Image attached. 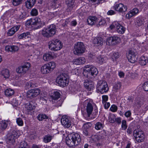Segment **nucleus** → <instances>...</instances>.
Returning <instances> with one entry per match:
<instances>
[{"instance_id":"obj_1","label":"nucleus","mask_w":148,"mask_h":148,"mask_svg":"<svg viewBox=\"0 0 148 148\" xmlns=\"http://www.w3.org/2000/svg\"><path fill=\"white\" fill-rule=\"evenodd\" d=\"M98 73L97 70L95 66L88 64L84 66L83 73L84 76L90 79L94 77Z\"/></svg>"},{"instance_id":"obj_2","label":"nucleus","mask_w":148,"mask_h":148,"mask_svg":"<svg viewBox=\"0 0 148 148\" xmlns=\"http://www.w3.org/2000/svg\"><path fill=\"white\" fill-rule=\"evenodd\" d=\"M81 140L80 136L78 134L73 133L68 135L66 143L69 147H73L74 146L77 145Z\"/></svg>"},{"instance_id":"obj_3","label":"nucleus","mask_w":148,"mask_h":148,"mask_svg":"<svg viewBox=\"0 0 148 148\" xmlns=\"http://www.w3.org/2000/svg\"><path fill=\"white\" fill-rule=\"evenodd\" d=\"M56 30L55 25L51 24L47 28H44L40 32V33L44 37L49 38L54 36L56 34Z\"/></svg>"},{"instance_id":"obj_4","label":"nucleus","mask_w":148,"mask_h":148,"mask_svg":"<svg viewBox=\"0 0 148 148\" xmlns=\"http://www.w3.org/2000/svg\"><path fill=\"white\" fill-rule=\"evenodd\" d=\"M26 26H34L36 29L40 28L43 25V22L38 17L34 18H31L27 20L25 23Z\"/></svg>"},{"instance_id":"obj_5","label":"nucleus","mask_w":148,"mask_h":148,"mask_svg":"<svg viewBox=\"0 0 148 148\" xmlns=\"http://www.w3.org/2000/svg\"><path fill=\"white\" fill-rule=\"evenodd\" d=\"M69 76L67 73H62L57 77L56 82L61 86H67L69 82Z\"/></svg>"},{"instance_id":"obj_6","label":"nucleus","mask_w":148,"mask_h":148,"mask_svg":"<svg viewBox=\"0 0 148 148\" xmlns=\"http://www.w3.org/2000/svg\"><path fill=\"white\" fill-rule=\"evenodd\" d=\"M49 49L54 51L59 50L62 47V43L58 39L50 41L49 42Z\"/></svg>"},{"instance_id":"obj_7","label":"nucleus","mask_w":148,"mask_h":148,"mask_svg":"<svg viewBox=\"0 0 148 148\" xmlns=\"http://www.w3.org/2000/svg\"><path fill=\"white\" fill-rule=\"evenodd\" d=\"M56 66L54 62H51L42 66L41 68V71L43 74L49 73L53 71Z\"/></svg>"},{"instance_id":"obj_8","label":"nucleus","mask_w":148,"mask_h":148,"mask_svg":"<svg viewBox=\"0 0 148 148\" xmlns=\"http://www.w3.org/2000/svg\"><path fill=\"white\" fill-rule=\"evenodd\" d=\"M96 89L102 94L106 93L109 90L107 82L103 80H100L98 82L96 86Z\"/></svg>"},{"instance_id":"obj_9","label":"nucleus","mask_w":148,"mask_h":148,"mask_svg":"<svg viewBox=\"0 0 148 148\" xmlns=\"http://www.w3.org/2000/svg\"><path fill=\"white\" fill-rule=\"evenodd\" d=\"M85 48L82 42H77L75 43L73 49V53L76 55H80L85 52Z\"/></svg>"},{"instance_id":"obj_10","label":"nucleus","mask_w":148,"mask_h":148,"mask_svg":"<svg viewBox=\"0 0 148 148\" xmlns=\"http://www.w3.org/2000/svg\"><path fill=\"white\" fill-rule=\"evenodd\" d=\"M7 141L9 144H13L15 142V140L18 137L17 133L15 131H12L7 134Z\"/></svg>"},{"instance_id":"obj_11","label":"nucleus","mask_w":148,"mask_h":148,"mask_svg":"<svg viewBox=\"0 0 148 148\" xmlns=\"http://www.w3.org/2000/svg\"><path fill=\"white\" fill-rule=\"evenodd\" d=\"M110 27L111 29H115L117 32L120 34H123L125 30V28L117 22H114Z\"/></svg>"},{"instance_id":"obj_12","label":"nucleus","mask_w":148,"mask_h":148,"mask_svg":"<svg viewBox=\"0 0 148 148\" xmlns=\"http://www.w3.org/2000/svg\"><path fill=\"white\" fill-rule=\"evenodd\" d=\"M121 42V39L118 36H111L108 38L106 40L107 45H115Z\"/></svg>"},{"instance_id":"obj_13","label":"nucleus","mask_w":148,"mask_h":148,"mask_svg":"<svg viewBox=\"0 0 148 148\" xmlns=\"http://www.w3.org/2000/svg\"><path fill=\"white\" fill-rule=\"evenodd\" d=\"M134 136L136 141L139 143L144 140V134L143 131L138 130H135L134 131Z\"/></svg>"},{"instance_id":"obj_14","label":"nucleus","mask_w":148,"mask_h":148,"mask_svg":"<svg viewBox=\"0 0 148 148\" xmlns=\"http://www.w3.org/2000/svg\"><path fill=\"white\" fill-rule=\"evenodd\" d=\"M30 66V63L28 62H25L23 65L17 68L16 71L18 73L24 74L28 70Z\"/></svg>"},{"instance_id":"obj_15","label":"nucleus","mask_w":148,"mask_h":148,"mask_svg":"<svg viewBox=\"0 0 148 148\" xmlns=\"http://www.w3.org/2000/svg\"><path fill=\"white\" fill-rule=\"evenodd\" d=\"M136 52V51L133 50H130L128 52L127 57L129 61L131 63H134L137 61Z\"/></svg>"},{"instance_id":"obj_16","label":"nucleus","mask_w":148,"mask_h":148,"mask_svg":"<svg viewBox=\"0 0 148 148\" xmlns=\"http://www.w3.org/2000/svg\"><path fill=\"white\" fill-rule=\"evenodd\" d=\"M113 8L116 11L119 12H125L127 10V8L125 5L121 3L114 5Z\"/></svg>"},{"instance_id":"obj_17","label":"nucleus","mask_w":148,"mask_h":148,"mask_svg":"<svg viewBox=\"0 0 148 148\" xmlns=\"http://www.w3.org/2000/svg\"><path fill=\"white\" fill-rule=\"evenodd\" d=\"M40 92V90L38 88L31 90L27 92V96L28 97L31 98L39 95Z\"/></svg>"},{"instance_id":"obj_18","label":"nucleus","mask_w":148,"mask_h":148,"mask_svg":"<svg viewBox=\"0 0 148 148\" xmlns=\"http://www.w3.org/2000/svg\"><path fill=\"white\" fill-rule=\"evenodd\" d=\"M84 103L87 104L86 111L88 116L89 117L92 114L93 110V107L92 105V101H88V100L85 101Z\"/></svg>"},{"instance_id":"obj_19","label":"nucleus","mask_w":148,"mask_h":148,"mask_svg":"<svg viewBox=\"0 0 148 148\" xmlns=\"http://www.w3.org/2000/svg\"><path fill=\"white\" fill-rule=\"evenodd\" d=\"M56 57V54L53 52H49L43 55V59L45 61H48Z\"/></svg>"},{"instance_id":"obj_20","label":"nucleus","mask_w":148,"mask_h":148,"mask_svg":"<svg viewBox=\"0 0 148 148\" xmlns=\"http://www.w3.org/2000/svg\"><path fill=\"white\" fill-rule=\"evenodd\" d=\"M62 125L65 127L68 128L71 125V122L69 119L66 116H63L61 120Z\"/></svg>"},{"instance_id":"obj_21","label":"nucleus","mask_w":148,"mask_h":148,"mask_svg":"<svg viewBox=\"0 0 148 148\" xmlns=\"http://www.w3.org/2000/svg\"><path fill=\"white\" fill-rule=\"evenodd\" d=\"M75 0H66V3L67 4L68 11H71L73 9L75 5Z\"/></svg>"},{"instance_id":"obj_22","label":"nucleus","mask_w":148,"mask_h":148,"mask_svg":"<svg viewBox=\"0 0 148 148\" xmlns=\"http://www.w3.org/2000/svg\"><path fill=\"white\" fill-rule=\"evenodd\" d=\"M98 20L97 18L95 16H89L87 19V22L88 24L89 25H96L97 23H98Z\"/></svg>"},{"instance_id":"obj_23","label":"nucleus","mask_w":148,"mask_h":148,"mask_svg":"<svg viewBox=\"0 0 148 148\" xmlns=\"http://www.w3.org/2000/svg\"><path fill=\"white\" fill-rule=\"evenodd\" d=\"M84 85L88 90L90 91L94 88L93 82H89L88 80H85Z\"/></svg>"},{"instance_id":"obj_24","label":"nucleus","mask_w":148,"mask_h":148,"mask_svg":"<svg viewBox=\"0 0 148 148\" xmlns=\"http://www.w3.org/2000/svg\"><path fill=\"white\" fill-rule=\"evenodd\" d=\"M19 49L18 47L16 46H6L5 47V50L8 52L14 53L17 51Z\"/></svg>"},{"instance_id":"obj_25","label":"nucleus","mask_w":148,"mask_h":148,"mask_svg":"<svg viewBox=\"0 0 148 148\" xmlns=\"http://www.w3.org/2000/svg\"><path fill=\"white\" fill-rule=\"evenodd\" d=\"M20 26L18 25L14 26L10 29L8 32V34L9 36H10L13 35L19 29Z\"/></svg>"},{"instance_id":"obj_26","label":"nucleus","mask_w":148,"mask_h":148,"mask_svg":"<svg viewBox=\"0 0 148 148\" xmlns=\"http://www.w3.org/2000/svg\"><path fill=\"white\" fill-rule=\"evenodd\" d=\"M121 86L122 84L121 82H118L115 83L113 87L112 91L114 92H117L120 89Z\"/></svg>"},{"instance_id":"obj_27","label":"nucleus","mask_w":148,"mask_h":148,"mask_svg":"<svg viewBox=\"0 0 148 148\" xmlns=\"http://www.w3.org/2000/svg\"><path fill=\"white\" fill-rule=\"evenodd\" d=\"M85 62V59L84 57H79L73 60L74 64L77 65L84 64Z\"/></svg>"},{"instance_id":"obj_28","label":"nucleus","mask_w":148,"mask_h":148,"mask_svg":"<svg viewBox=\"0 0 148 148\" xmlns=\"http://www.w3.org/2000/svg\"><path fill=\"white\" fill-rule=\"evenodd\" d=\"M8 124L7 121H0V133L6 129Z\"/></svg>"},{"instance_id":"obj_29","label":"nucleus","mask_w":148,"mask_h":148,"mask_svg":"<svg viewBox=\"0 0 148 148\" xmlns=\"http://www.w3.org/2000/svg\"><path fill=\"white\" fill-rule=\"evenodd\" d=\"M107 60V58L105 56H99L97 57L96 59L97 62L100 64H102L106 63Z\"/></svg>"},{"instance_id":"obj_30","label":"nucleus","mask_w":148,"mask_h":148,"mask_svg":"<svg viewBox=\"0 0 148 148\" xmlns=\"http://www.w3.org/2000/svg\"><path fill=\"white\" fill-rule=\"evenodd\" d=\"M1 74L5 79L8 78L10 76L9 71L6 69H3L1 72Z\"/></svg>"},{"instance_id":"obj_31","label":"nucleus","mask_w":148,"mask_h":148,"mask_svg":"<svg viewBox=\"0 0 148 148\" xmlns=\"http://www.w3.org/2000/svg\"><path fill=\"white\" fill-rule=\"evenodd\" d=\"M36 0H27L25 3V5L27 8L28 9L31 8L35 4Z\"/></svg>"},{"instance_id":"obj_32","label":"nucleus","mask_w":148,"mask_h":148,"mask_svg":"<svg viewBox=\"0 0 148 148\" xmlns=\"http://www.w3.org/2000/svg\"><path fill=\"white\" fill-rule=\"evenodd\" d=\"M60 94L59 92L57 91L53 92L51 96L52 99V102H53L54 101L57 100L60 97Z\"/></svg>"},{"instance_id":"obj_33","label":"nucleus","mask_w":148,"mask_h":148,"mask_svg":"<svg viewBox=\"0 0 148 148\" xmlns=\"http://www.w3.org/2000/svg\"><path fill=\"white\" fill-rule=\"evenodd\" d=\"M94 44L98 46L102 45L103 42V39L101 37L95 38L93 41Z\"/></svg>"},{"instance_id":"obj_34","label":"nucleus","mask_w":148,"mask_h":148,"mask_svg":"<svg viewBox=\"0 0 148 148\" xmlns=\"http://www.w3.org/2000/svg\"><path fill=\"white\" fill-rule=\"evenodd\" d=\"M148 62V59L147 57L143 56L140 57L139 63L142 65H145Z\"/></svg>"},{"instance_id":"obj_35","label":"nucleus","mask_w":148,"mask_h":148,"mask_svg":"<svg viewBox=\"0 0 148 148\" xmlns=\"http://www.w3.org/2000/svg\"><path fill=\"white\" fill-rule=\"evenodd\" d=\"M53 136V135L47 134L43 137V141L45 143H49L51 141Z\"/></svg>"},{"instance_id":"obj_36","label":"nucleus","mask_w":148,"mask_h":148,"mask_svg":"<svg viewBox=\"0 0 148 148\" xmlns=\"http://www.w3.org/2000/svg\"><path fill=\"white\" fill-rule=\"evenodd\" d=\"M25 108L26 110L28 112L31 111L34 109L35 107L34 105H32L31 103H29L25 105Z\"/></svg>"},{"instance_id":"obj_37","label":"nucleus","mask_w":148,"mask_h":148,"mask_svg":"<svg viewBox=\"0 0 148 148\" xmlns=\"http://www.w3.org/2000/svg\"><path fill=\"white\" fill-rule=\"evenodd\" d=\"M30 34L29 32H27L25 33H23L20 34L18 36V38L19 39L23 38H29L30 37Z\"/></svg>"},{"instance_id":"obj_38","label":"nucleus","mask_w":148,"mask_h":148,"mask_svg":"<svg viewBox=\"0 0 148 148\" xmlns=\"http://www.w3.org/2000/svg\"><path fill=\"white\" fill-rule=\"evenodd\" d=\"M14 92L13 89L11 88H8L5 92V95L7 97H10L13 95Z\"/></svg>"},{"instance_id":"obj_39","label":"nucleus","mask_w":148,"mask_h":148,"mask_svg":"<svg viewBox=\"0 0 148 148\" xmlns=\"http://www.w3.org/2000/svg\"><path fill=\"white\" fill-rule=\"evenodd\" d=\"M144 23V20L143 19L140 18H137L136 22H135V25L138 26H140L142 25Z\"/></svg>"},{"instance_id":"obj_40","label":"nucleus","mask_w":148,"mask_h":148,"mask_svg":"<svg viewBox=\"0 0 148 148\" xmlns=\"http://www.w3.org/2000/svg\"><path fill=\"white\" fill-rule=\"evenodd\" d=\"M37 118L39 121H42L44 119H48V117L45 114H40L38 115Z\"/></svg>"},{"instance_id":"obj_41","label":"nucleus","mask_w":148,"mask_h":148,"mask_svg":"<svg viewBox=\"0 0 148 148\" xmlns=\"http://www.w3.org/2000/svg\"><path fill=\"white\" fill-rule=\"evenodd\" d=\"M18 148H29V146L26 142L23 141L21 143Z\"/></svg>"},{"instance_id":"obj_42","label":"nucleus","mask_w":148,"mask_h":148,"mask_svg":"<svg viewBox=\"0 0 148 148\" xmlns=\"http://www.w3.org/2000/svg\"><path fill=\"white\" fill-rule=\"evenodd\" d=\"M95 129L98 130H102L103 128V124L99 122H97L95 125Z\"/></svg>"},{"instance_id":"obj_43","label":"nucleus","mask_w":148,"mask_h":148,"mask_svg":"<svg viewBox=\"0 0 148 148\" xmlns=\"http://www.w3.org/2000/svg\"><path fill=\"white\" fill-rule=\"evenodd\" d=\"M23 0H12V5L15 6H17L22 4Z\"/></svg>"},{"instance_id":"obj_44","label":"nucleus","mask_w":148,"mask_h":148,"mask_svg":"<svg viewBox=\"0 0 148 148\" xmlns=\"http://www.w3.org/2000/svg\"><path fill=\"white\" fill-rule=\"evenodd\" d=\"M109 122L112 123H114L116 121V116L114 114H110L108 117Z\"/></svg>"},{"instance_id":"obj_45","label":"nucleus","mask_w":148,"mask_h":148,"mask_svg":"<svg viewBox=\"0 0 148 148\" xmlns=\"http://www.w3.org/2000/svg\"><path fill=\"white\" fill-rule=\"evenodd\" d=\"M106 25V22L104 19H101L99 21H98V23H97L96 26L99 27L100 26H104Z\"/></svg>"},{"instance_id":"obj_46","label":"nucleus","mask_w":148,"mask_h":148,"mask_svg":"<svg viewBox=\"0 0 148 148\" xmlns=\"http://www.w3.org/2000/svg\"><path fill=\"white\" fill-rule=\"evenodd\" d=\"M111 57L113 61L116 60V59L119 57V53L118 52L113 53Z\"/></svg>"},{"instance_id":"obj_47","label":"nucleus","mask_w":148,"mask_h":148,"mask_svg":"<svg viewBox=\"0 0 148 148\" xmlns=\"http://www.w3.org/2000/svg\"><path fill=\"white\" fill-rule=\"evenodd\" d=\"M30 14L32 16H36L38 14V10L36 8H33L31 11Z\"/></svg>"},{"instance_id":"obj_48","label":"nucleus","mask_w":148,"mask_h":148,"mask_svg":"<svg viewBox=\"0 0 148 148\" xmlns=\"http://www.w3.org/2000/svg\"><path fill=\"white\" fill-rule=\"evenodd\" d=\"M127 125L126 121L123 120L122 122L121 128L123 130H125L127 127Z\"/></svg>"},{"instance_id":"obj_49","label":"nucleus","mask_w":148,"mask_h":148,"mask_svg":"<svg viewBox=\"0 0 148 148\" xmlns=\"http://www.w3.org/2000/svg\"><path fill=\"white\" fill-rule=\"evenodd\" d=\"M91 126V124L90 123H86L84 124L83 127V130L85 129L86 130H89V128Z\"/></svg>"},{"instance_id":"obj_50","label":"nucleus","mask_w":148,"mask_h":148,"mask_svg":"<svg viewBox=\"0 0 148 148\" xmlns=\"http://www.w3.org/2000/svg\"><path fill=\"white\" fill-rule=\"evenodd\" d=\"M16 122L18 125L20 126H22L23 124V121L21 118H17L16 119Z\"/></svg>"},{"instance_id":"obj_51","label":"nucleus","mask_w":148,"mask_h":148,"mask_svg":"<svg viewBox=\"0 0 148 148\" xmlns=\"http://www.w3.org/2000/svg\"><path fill=\"white\" fill-rule=\"evenodd\" d=\"M143 90L146 91H148V82H145L143 85Z\"/></svg>"},{"instance_id":"obj_52","label":"nucleus","mask_w":148,"mask_h":148,"mask_svg":"<svg viewBox=\"0 0 148 148\" xmlns=\"http://www.w3.org/2000/svg\"><path fill=\"white\" fill-rule=\"evenodd\" d=\"M117 109V107L114 105H112L110 108V110L113 112H116Z\"/></svg>"},{"instance_id":"obj_53","label":"nucleus","mask_w":148,"mask_h":148,"mask_svg":"<svg viewBox=\"0 0 148 148\" xmlns=\"http://www.w3.org/2000/svg\"><path fill=\"white\" fill-rule=\"evenodd\" d=\"M26 86L27 88H30L34 87L35 85L32 82H29L26 83Z\"/></svg>"},{"instance_id":"obj_54","label":"nucleus","mask_w":148,"mask_h":148,"mask_svg":"<svg viewBox=\"0 0 148 148\" xmlns=\"http://www.w3.org/2000/svg\"><path fill=\"white\" fill-rule=\"evenodd\" d=\"M130 11L131 13H132L134 16L138 13V8H135L133 9L132 10H131Z\"/></svg>"},{"instance_id":"obj_55","label":"nucleus","mask_w":148,"mask_h":148,"mask_svg":"<svg viewBox=\"0 0 148 148\" xmlns=\"http://www.w3.org/2000/svg\"><path fill=\"white\" fill-rule=\"evenodd\" d=\"M102 103L104 104L108 101V97L106 95H103L102 96Z\"/></svg>"},{"instance_id":"obj_56","label":"nucleus","mask_w":148,"mask_h":148,"mask_svg":"<svg viewBox=\"0 0 148 148\" xmlns=\"http://www.w3.org/2000/svg\"><path fill=\"white\" fill-rule=\"evenodd\" d=\"M92 143H95L98 141L97 136H92L91 138Z\"/></svg>"},{"instance_id":"obj_57","label":"nucleus","mask_w":148,"mask_h":148,"mask_svg":"<svg viewBox=\"0 0 148 148\" xmlns=\"http://www.w3.org/2000/svg\"><path fill=\"white\" fill-rule=\"evenodd\" d=\"M125 115L126 117H130L131 115V113L130 110H128L125 112Z\"/></svg>"},{"instance_id":"obj_58","label":"nucleus","mask_w":148,"mask_h":148,"mask_svg":"<svg viewBox=\"0 0 148 148\" xmlns=\"http://www.w3.org/2000/svg\"><path fill=\"white\" fill-rule=\"evenodd\" d=\"M133 16V14L131 13V12L130 11L128 12L126 15V17L128 19H129L131 17H132Z\"/></svg>"},{"instance_id":"obj_59","label":"nucleus","mask_w":148,"mask_h":148,"mask_svg":"<svg viewBox=\"0 0 148 148\" xmlns=\"http://www.w3.org/2000/svg\"><path fill=\"white\" fill-rule=\"evenodd\" d=\"M89 1H91L92 2H95L96 3L98 4L99 3L102 1V0H88Z\"/></svg>"},{"instance_id":"obj_60","label":"nucleus","mask_w":148,"mask_h":148,"mask_svg":"<svg viewBox=\"0 0 148 148\" xmlns=\"http://www.w3.org/2000/svg\"><path fill=\"white\" fill-rule=\"evenodd\" d=\"M110 106V104L109 102H106L104 103V106L105 109H108Z\"/></svg>"},{"instance_id":"obj_61","label":"nucleus","mask_w":148,"mask_h":148,"mask_svg":"<svg viewBox=\"0 0 148 148\" xmlns=\"http://www.w3.org/2000/svg\"><path fill=\"white\" fill-rule=\"evenodd\" d=\"M117 123L118 124H120L121 123V119L120 117H118L116 118V121Z\"/></svg>"},{"instance_id":"obj_62","label":"nucleus","mask_w":148,"mask_h":148,"mask_svg":"<svg viewBox=\"0 0 148 148\" xmlns=\"http://www.w3.org/2000/svg\"><path fill=\"white\" fill-rule=\"evenodd\" d=\"M115 12L113 10H110L107 13V14L108 15H112L114 14Z\"/></svg>"},{"instance_id":"obj_63","label":"nucleus","mask_w":148,"mask_h":148,"mask_svg":"<svg viewBox=\"0 0 148 148\" xmlns=\"http://www.w3.org/2000/svg\"><path fill=\"white\" fill-rule=\"evenodd\" d=\"M83 130V133L84 135L86 136H87L88 135V131L89 130H86L85 129Z\"/></svg>"},{"instance_id":"obj_64","label":"nucleus","mask_w":148,"mask_h":148,"mask_svg":"<svg viewBox=\"0 0 148 148\" xmlns=\"http://www.w3.org/2000/svg\"><path fill=\"white\" fill-rule=\"evenodd\" d=\"M77 24L76 21L75 20H74L71 21V25L72 26H75Z\"/></svg>"}]
</instances>
